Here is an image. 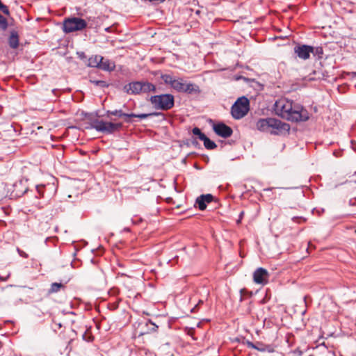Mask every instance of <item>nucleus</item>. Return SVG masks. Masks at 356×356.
<instances>
[{"mask_svg": "<svg viewBox=\"0 0 356 356\" xmlns=\"http://www.w3.org/2000/svg\"><path fill=\"white\" fill-rule=\"evenodd\" d=\"M146 326L147 327L148 330L151 332H156L158 329V325H156L151 320H148L146 322Z\"/></svg>", "mask_w": 356, "mask_h": 356, "instance_id": "nucleus-26", "label": "nucleus"}, {"mask_svg": "<svg viewBox=\"0 0 356 356\" xmlns=\"http://www.w3.org/2000/svg\"><path fill=\"white\" fill-rule=\"evenodd\" d=\"M347 74L350 76L353 79L356 78V72H348Z\"/></svg>", "mask_w": 356, "mask_h": 356, "instance_id": "nucleus-37", "label": "nucleus"}, {"mask_svg": "<svg viewBox=\"0 0 356 356\" xmlns=\"http://www.w3.org/2000/svg\"><path fill=\"white\" fill-rule=\"evenodd\" d=\"M106 113H107V116H109L111 115H116L119 118L124 117L125 118L124 122L127 123L134 122V121L131 119H129V113H124V112H122V111L121 109H120V110L115 109L114 111H107Z\"/></svg>", "mask_w": 356, "mask_h": 356, "instance_id": "nucleus-15", "label": "nucleus"}, {"mask_svg": "<svg viewBox=\"0 0 356 356\" xmlns=\"http://www.w3.org/2000/svg\"><path fill=\"white\" fill-rule=\"evenodd\" d=\"M99 68L104 71L111 72L113 71L115 69V64L113 63H111L108 59L105 60H104L103 59L101 60Z\"/></svg>", "mask_w": 356, "mask_h": 356, "instance_id": "nucleus-17", "label": "nucleus"}, {"mask_svg": "<svg viewBox=\"0 0 356 356\" xmlns=\"http://www.w3.org/2000/svg\"><path fill=\"white\" fill-rule=\"evenodd\" d=\"M91 128L99 132L106 134H111L119 130L122 127V123H113L111 122H104L103 120H95L91 122Z\"/></svg>", "mask_w": 356, "mask_h": 356, "instance_id": "nucleus-4", "label": "nucleus"}, {"mask_svg": "<svg viewBox=\"0 0 356 356\" xmlns=\"http://www.w3.org/2000/svg\"><path fill=\"white\" fill-rule=\"evenodd\" d=\"M294 53L296 56L302 60H307L312 52L313 47L307 44H298L294 47Z\"/></svg>", "mask_w": 356, "mask_h": 356, "instance_id": "nucleus-7", "label": "nucleus"}, {"mask_svg": "<svg viewBox=\"0 0 356 356\" xmlns=\"http://www.w3.org/2000/svg\"><path fill=\"white\" fill-rule=\"evenodd\" d=\"M250 111V101L245 97L237 99L231 108V115L235 120L243 118Z\"/></svg>", "mask_w": 356, "mask_h": 356, "instance_id": "nucleus-3", "label": "nucleus"}, {"mask_svg": "<svg viewBox=\"0 0 356 356\" xmlns=\"http://www.w3.org/2000/svg\"><path fill=\"white\" fill-rule=\"evenodd\" d=\"M244 216V211H241L240 213H239V215H238V219L236 220V223L238 225L241 223L243 218Z\"/></svg>", "mask_w": 356, "mask_h": 356, "instance_id": "nucleus-32", "label": "nucleus"}, {"mask_svg": "<svg viewBox=\"0 0 356 356\" xmlns=\"http://www.w3.org/2000/svg\"><path fill=\"white\" fill-rule=\"evenodd\" d=\"M44 185H40L36 186L37 193H38V196L37 195V197H44V189H45Z\"/></svg>", "mask_w": 356, "mask_h": 356, "instance_id": "nucleus-28", "label": "nucleus"}, {"mask_svg": "<svg viewBox=\"0 0 356 356\" xmlns=\"http://www.w3.org/2000/svg\"><path fill=\"white\" fill-rule=\"evenodd\" d=\"M149 102L158 110L168 111L175 105V97L171 94H161L152 96Z\"/></svg>", "mask_w": 356, "mask_h": 356, "instance_id": "nucleus-2", "label": "nucleus"}, {"mask_svg": "<svg viewBox=\"0 0 356 356\" xmlns=\"http://www.w3.org/2000/svg\"><path fill=\"white\" fill-rule=\"evenodd\" d=\"M196 13H197V14H199V13H200V11H199V10H197Z\"/></svg>", "mask_w": 356, "mask_h": 356, "instance_id": "nucleus-41", "label": "nucleus"}, {"mask_svg": "<svg viewBox=\"0 0 356 356\" xmlns=\"http://www.w3.org/2000/svg\"><path fill=\"white\" fill-rule=\"evenodd\" d=\"M182 93L188 95H199L201 92L199 86L191 82L184 81Z\"/></svg>", "mask_w": 356, "mask_h": 356, "instance_id": "nucleus-12", "label": "nucleus"}, {"mask_svg": "<svg viewBox=\"0 0 356 356\" xmlns=\"http://www.w3.org/2000/svg\"><path fill=\"white\" fill-rule=\"evenodd\" d=\"M87 26V22L79 17H72L64 20L63 30L65 33L81 31Z\"/></svg>", "mask_w": 356, "mask_h": 356, "instance_id": "nucleus-5", "label": "nucleus"}, {"mask_svg": "<svg viewBox=\"0 0 356 356\" xmlns=\"http://www.w3.org/2000/svg\"><path fill=\"white\" fill-rule=\"evenodd\" d=\"M268 356H283L281 353H274L268 349Z\"/></svg>", "mask_w": 356, "mask_h": 356, "instance_id": "nucleus-34", "label": "nucleus"}, {"mask_svg": "<svg viewBox=\"0 0 356 356\" xmlns=\"http://www.w3.org/2000/svg\"><path fill=\"white\" fill-rule=\"evenodd\" d=\"M8 25L7 19L0 14V28L4 31L8 28Z\"/></svg>", "mask_w": 356, "mask_h": 356, "instance_id": "nucleus-29", "label": "nucleus"}, {"mask_svg": "<svg viewBox=\"0 0 356 356\" xmlns=\"http://www.w3.org/2000/svg\"><path fill=\"white\" fill-rule=\"evenodd\" d=\"M199 303H203V300H200Z\"/></svg>", "mask_w": 356, "mask_h": 356, "instance_id": "nucleus-40", "label": "nucleus"}, {"mask_svg": "<svg viewBox=\"0 0 356 356\" xmlns=\"http://www.w3.org/2000/svg\"><path fill=\"white\" fill-rule=\"evenodd\" d=\"M273 110L277 115L291 122H305L309 119V113L306 108L286 98L276 100Z\"/></svg>", "mask_w": 356, "mask_h": 356, "instance_id": "nucleus-1", "label": "nucleus"}, {"mask_svg": "<svg viewBox=\"0 0 356 356\" xmlns=\"http://www.w3.org/2000/svg\"><path fill=\"white\" fill-rule=\"evenodd\" d=\"M213 196L211 194L201 195L197 197L195 200L198 209L204 211L207 208V203H210L213 201Z\"/></svg>", "mask_w": 356, "mask_h": 356, "instance_id": "nucleus-11", "label": "nucleus"}, {"mask_svg": "<svg viewBox=\"0 0 356 356\" xmlns=\"http://www.w3.org/2000/svg\"><path fill=\"white\" fill-rule=\"evenodd\" d=\"M156 90V86L149 82H142V92H154Z\"/></svg>", "mask_w": 356, "mask_h": 356, "instance_id": "nucleus-21", "label": "nucleus"}, {"mask_svg": "<svg viewBox=\"0 0 356 356\" xmlns=\"http://www.w3.org/2000/svg\"><path fill=\"white\" fill-rule=\"evenodd\" d=\"M123 90L127 94L138 95L142 92V82L134 81L125 85Z\"/></svg>", "mask_w": 356, "mask_h": 356, "instance_id": "nucleus-10", "label": "nucleus"}, {"mask_svg": "<svg viewBox=\"0 0 356 356\" xmlns=\"http://www.w3.org/2000/svg\"><path fill=\"white\" fill-rule=\"evenodd\" d=\"M103 60V57L99 55H95L89 58L86 62V65L89 67H97L99 68L101 60Z\"/></svg>", "mask_w": 356, "mask_h": 356, "instance_id": "nucleus-14", "label": "nucleus"}, {"mask_svg": "<svg viewBox=\"0 0 356 356\" xmlns=\"http://www.w3.org/2000/svg\"><path fill=\"white\" fill-rule=\"evenodd\" d=\"M289 124L275 118H268V132L271 134L286 136L289 134Z\"/></svg>", "mask_w": 356, "mask_h": 356, "instance_id": "nucleus-6", "label": "nucleus"}, {"mask_svg": "<svg viewBox=\"0 0 356 356\" xmlns=\"http://www.w3.org/2000/svg\"><path fill=\"white\" fill-rule=\"evenodd\" d=\"M312 54H313L314 56H317L318 58H321L323 54V48L321 47H317L316 48L313 47Z\"/></svg>", "mask_w": 356, "mask_h": 356, "instance_id": "nucleus-27", "label": "nucleus"}, {"mask_svg": "<svg viewBox=\"0 0 356 356\" xmlns=\"http://www.w3.org/2000/svg\"><path fill=\"white\" fill-rule=\"evenodd\" d=\"M65 285L62 283L54 282L51 284L49 289L48 290L49 294L56 293L60 291L61 289H65Z\"/></svg>", "mask_w": 356, "mask_h": 356, "instance_id": "nucleus-19", "label": "nucleus"}, {"mask_svg": "<svg viewBox=\"0 0 356 356\" xmlns=\"http://www.w3.org/2000/svg\"><path fill=\"white\" fill-rule=\"evenodd\" d=\"M193 135L196 136L200 140L203 141L207 137L198 127H194L192 130Z\"/></svg>", "mask_w": 356, "mask_h": 356, "instance_id": "nucleus-22", "label": "nucleus"}, {"mask_svg": "<svg viewBox=\"0 0 356 356\" xmlns=\"http://www.w3.org/2000/svg\"><path fill=\"white\" fill-rule=\"evenodd\" d=\"M267 270L264 268H258L253 273V282L255 284L264 286L266 283Z\"/></svg>", "mask_w": 356, "mask_h": 356, "instance_id": "nucleus-9", "label": "nucleus"}, {"mask_svg": "<svg viewBox=\"0 0 356 356\" xmlns=\"http://www.w3.org/2000/svg\"><path fill=\"white\" fill-rule=\"evenodd\" d=\"M152 116H161L162 117V119L164 120L165 119V115L161 113V112H152V113H140V114H135V113H129V119L132 118H139V119H146L149 117H152Z\"/></svg>", "mask_w": 356, "mask_h": 356, "instance_id": "nucleus-13", "label": "nucleus"}, {"mask_svg": "<svg viewBox=\"0 0 356 356\" xmlns=\"http://www.w3.org/2000/svg\"><path fill=\"white\" fill-rule=\"evenodd\" d=\"M248 347H251L252 348L257 349L261 351H265V350H266V348L264 347L260 348V346H256L252 342H248Z\"/></svg>", "mask_w": 356, "mask_h": 356, "instance_id": "nucleus-31", "label": "nucleus"}, {"mask_svg": "<svg viewBox=\"0 0 356 356\" xmlns=\"http://www.w3.org/2000/svg\"><path fill=\"white\" fill-rule=\"evenodd\" d=\"M256 129L260 131L267 130V118H261L256 122Z\"/></svg>", "mask_w": 356, "mask_h": 356, "instance_id": "nucleus-20", "label": "nucleus"}, {"mask_svg": "<svg viewBox=\"0 0 356 356\" xmlns=\"http://www.w3.org/2000/svg\"><path fill=\"white\" fill-rule=\"evenodd\" d=\"M62 327L61 323H54V329L56 331L58 329H60Z\"/></svg>", "mask_w": 356, "mask_h": 356, "instance_id": "nucleus-36", "label": "nucleus"}, {"mask_svg": "<svg viewBox=\"0 0 356 356\" xmlns=\"http://www.w3.org/2000/svg\"><path fill=\"white\" fill-rule=\"evenodd\" d=\"M76 55L80 60H83L86 63L88 58L83 51H77Z\"/></svg>", "mask_w": 356, "mask_h": 356, "instance_id": "nucleus-30", "label": "nucleus"}, {"mask_svg": "<svg viewBox=\"0 0 356 356\" xmlns=\"http://www.w3.org/2000/svg\"><path fill=\"white\" fill-rule=\"evenodd\" d=\"M266 297H267V290L266 291L265 296H264V298L263 300H264Z\"/></svg>", "mask_w": 356, "mask_h": 356, "instance_id": "nucleus-39", "label": "nucleus"}, {"mask_svg": "<svg viewBox=\"0 0 356 356\" xmlns=\"http://www.w3.org/2000/svg\"><path fill=\"white\" fill-rule=\"evenodd\" d=\"M123 231L129 232H130V229L129 227H125V228H124Z\"/></svg>", "mask_w": 356, "mask_h": 356, "instance_id": "nucleus-38", "label": "nucleus"}, {"mask_svg": "<svg viewBox=\"0 0 356 356\" xmlns=\"http://www.w3.org/2000/svg\"><path fill=\"white\" fill-rule=\"evenodd\" d=\"M17 252L21 257H22L24 258H28V257H29L28 254H26L25 252L21 250L19 248H17Z\"/></svg>", "mask_w": 356, "mask_h": 356, "instance_id": "nucleus-33", "label": "nucleus"}, {"mask_svg": "<svg viewBox=\"0 0 356 356\" xmlns=\"http://www.w3.org/2000/svg\"><path fill=\"white\" fill-rule=\"evenodd\" d=\"M203 142L205 148L207 149H213L217 147L216 144L213 141L211 140L208 137H207Z\"/></svg>", "mask_w": 356, "mask_h": 356, "instance_id": "nucleus-24", "label": "nucleus"}, {"mask_svg": "<svg viewBox=\"0 0 356 356\" xmlns=\"http://www.w3.org/2000/svg\"><path fill=\"white\" fill-rule=\"evenodd\" d=\"M184 81L185 80L184 78L175 79L174 83L171 88H172L178 92H181V91H183Z\"/></svg>", "mask_w": 356, "mask_h": 356, "instance_id": "nucleus-18", "label": "nucleus"}, {"mask_svg": "<svg viewBox=\"0 0 356 356\" xmlns=\"http://www.w3.org/2000/svg\"><path fill=\"white\" fill-rule=\"evenodd\" d=\"M161 78L165 82V83L169 84L170 86H172L175 79L174 76L167 74H162Z\"/></svg>", "mask_w": 356, "mask_h": 356, "instance_id": "nucleus-23", "label": "nucleus"}, {"mask_svg": "<svg viewBox=\"0 0 356 356\" xmlns=\"http://www.w3.org/2000/svg\"><path fill=\"white\" fill-rule=\"evenodd\" d=\"M9 46L12 49H16L19 46V36L17 32L13 31L8 38Z\"/></svg>", "mask_w": 356, "mask_h": 356, "instance_id": "nucleus-16", "label": "nucleus"}, {"mask_svg": "<svg viewBox=\"0 0 356 356\" xmlns=\"http://www.w3.org/2000/svg\"><path fill=\"white\" fill-rule=\"evenodd\" d=\"M214 132L219 136L227 138L232 135V129L223 122H219L213 127Z\"/></svg>", "mask_w": 356, "mask_h": 356, "instance_id": "nucleus-8", "label": "nucleus"}, {"mask_svg": "<svg viewBox=\"0 0 356 356\" xmlns=\"http://www.w3.org/2000/svg\"><path fill=\"white\" fill-rule=\"evenodd\" d=\"M90 82L97 86H99L101 88H107L108 87V84L102 80H90Z\"/></svg>", "mask_w": 356, "mask_h": 356, "instance_id": "nucleus-25", "label": "nucleus"}, {"mask_svg": "<svg viewBox=\"0 0 356 356\" xmlns=\"http://www.w3.org/2000/svg\"><path fill=\"white\" fill-rule=\"evenodd\" d=\"M10 276V273H8L6 276H2L0 275V280L1 281H6Z\"/></svg>", "mask_w": 356, "mask_h": 356, "instance_id": "nucleus-35", "label": "nucleus"}]
</instances>
